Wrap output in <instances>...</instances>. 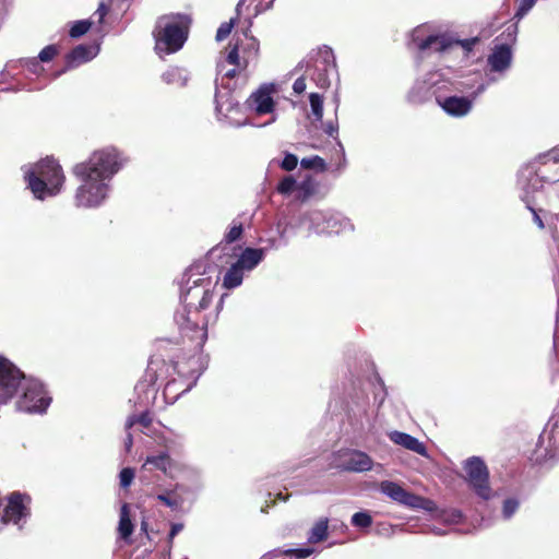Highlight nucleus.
I'll list each match as a JSON object with an SVG mask.
<instances>
[{
	"label": "nucleus",
	"instance_id": "7c9ffc66",
	"mask_svg": "<svg viewBox=\"0 0 559 559\" xmlns=\"http://www.w3.org/2000/svg\"><path fill=\"white\" fill-rule=\"evenodd\" d=\"M352 524L356 527L367 528V527L371 526L372 518L368 512H365V511L356 512L352 516Z\"/></svg>",
	"mask_w": 559,
	"mask_h": 559
},
{
	"label": "nucleus",
	"instance_id": "6e6d98bb",
	"mask_svg": "<svg viewBox=\"0 0 559 559\" xmlns=\"http://www.w3.org/2000/svg\"><path fill=\"white\" fill-rule=\"evenodd\" d=\"M146 528H147V523L146 522H142L141 523V530L142 531H146Z\"/></svg>",
	"mask_w": 559,
	"mask_h": 559
},
{
	"label": "nucleus",
	"instance_id": "b1692460",
	"mask_svg": "<svg viewBox=\"0 0 559 559\" xmlns=\"http://www.w3.org/2000/svg\"><path fill=\"white\" fill-rule=\"evenodd\" d=\"M133 523L131 521L130 516V509L128 503H123L120 510V518H119V525H118V533L119 536L127 540L133 533Z\"/></svg>",
	"mask_w": 559,
	"mask_h": 559
},
{
	"label": "nucleus",
	"instance_id": "3c124183",
	"mask_svg": "<svg viewBox=\"0 0 559 559\" xmlns=\"http://www.w3.org/2000/svg\"><path fill=\"white\" fill-rule=\"evenodd\" d=\"M157 365H158V361H157V360H153V359H152V360L150 361V364H148V371H154V372H156V368H155V367H157Z\"/></svg>",
	"mask_w": 559,
	"mask_h": 559
},
{
	"label": "nucleus",
	"instance_id": "6ab92c4d",
	"mask_svg": "<svg viewBox=\"0 0 559 559\" xmlns=\"http://www.w3.org/2000/svg\"><path fill=\"white\" fill-rule=\"evenodd\" d=\"M389 438L395 444L402 445L403 448L411 450L419 455L427 456V448L417 438L402 431H392Z\"/></svg>",
	"mask_w": 559,
	"mask_h": 559
},
{
	"label": "nucleus",
	"instance_id": "4d7b16f0",
	"mask_svg": "<svg viewBox=\"0 0 559 559\" xmlns=\"http://www.w3.org/2000/svg\"><path fill=\"white\" fill-rule=\"evenodd\" d=\"M411 100H412L413 103H417V100H416V98H415V93H414V92L411 94Z\"/></svg>",
	"mask_w": 559,
	"mask_h": 559
},
{
	"label": "nucleus",
	"instance_id": "a211bd4d",
	"mask_svg": "<svg viewBox=\"0 0 559 559\" xmlns=\"http://www.w3.org/2000/svg\"><path fill=\"white\" fill-rule=\"evenodd\" d=\"M94 57L93 49L88 45H78L70 50L66 57V67L59 73H64L69 69L79 67L82 63L90 61Z\"/></svg>",
	"mask_w": 559,
	"mask_h": 559
},
{
	"label": "nucleus",
	"instance_id": "0eeeda50",
	"mask_svg": "<svg viewBox=\"0 0 559 559\" xmlns=\"http://www.w3.org/2000/svg\"><path fill=\"white\" fill-rule=\"evenodd\" d=\"M213 299L211 289V280L209 277H199L193 281V285L189 286L181 293L183 309L205 310L210 307Z\"/></svg>",
	"mask_w": 559,
	"mask_h": 559
},
{
	"label": "nucleus",
	"instance_id": "c85d7f7f",
	"mask_svg": "<svg viewBox=\"0 0 559 559\" xmlns=\"http://www.w3.org/2000/svg\"><path fill=\"white\" fill-rule=\"evenodd\" d=\"M309 102L312 115L318 121H321L323 117V96L319 93H310Z\"/></svg>",
	"mask_w": 559,
	"mask_h": 559
},
{
	"label": "nucleus",
	"instance_id": "4c0bfd02",
	"mask_svg": "<svg viewBox=\"0 0 559 559\" xmlns=\"http://www.w3.org/2000/svg\"><path fill=\"white\" fill-rule=\"evenodd\" d=\"M120 486L127 488L131 485L134 478V471L130 467H124L120 472Z\"/></svg>",
	"mask_w": 559,
	"mask_h": 559
},
{
	"label": "nucleus",
	"instance_id": "7ed1b4c3",
	"mask_svg": "<svg viewBox=\"0 0 559 559\" xmlns=\"http://www.w3.org/2000/svg\"><path fill=\"white\" fill-rule=\"evenodd\" d=\"M25 180L34 197L44 200L46 197H53L61 191L66 176L56 159L45 158L36 163L25 174Z\"/></svg>",
	"mask_w": 559,
	"mask_h": 559
},
{
	"label": "nucleus",
	"instance_id": "2f4dec72",
	"mask_svg": "<svg viewBox=\"0 0 559 559\" xmlns=\"http://www.w3.org/2000/svg\"><path fill=\"white\" fill-rule=\"evenodd\" d=\"M296 180L293 176H285L277 185V192L281 194H290L296 188Z\"/></svg>",
	"mask_w": 559,
	"mask_h": 559
},
{
	"label": "nucleus",
	"instance_id": "6e6552de",
	"mask_svg": "<svg viewBox=\"0 0 559 559\" xmlns=\"http://www.w3.org/2000/svg\"><path fill=\"white\" fill-rule=\"evenodd\" d=\"M23 395L17 402V406L24 412H44L49 403L50 397L44 389V385L37 380H23Z\"/></svg>",
	"mask_w": 559,
	"mask_h": 559
},
{
	"label": "nucleus",
	"instance_id": "1a4fd4ad",
	"mask_svg": "<svg viewBox=\"0 0 559 559\" xmlns=\"http://www.w3.org/2000/svg\"><path fill=\"white\" fill-rule=\"evenodd\" d=\"M25 380L23 372L9 359L0 356V403L10 401Z\"/></svg>",
	"mask_w": 559,
	"mask_h": 559
},
{
	"label": "nucleus",
	"instance_id": "4be33fe9",
	"mask_svg": "<svg viewBox=\"0 0 559 559\" xmlns=\"http://www.w3.org/2000/svg\"><path fill=\"white\" fill-rule=\"evenodd\" d=\"M177 489L178 485L174 489L158 493L156 499L173 511H182L183 498L178 493Z\"/></svg>",
	"mask_w": 559,
	"mask_h": 559
},
{
	"label": "nucleus",
	"instance_id": "9d476101",
	"mask_svg": "<svg viewBox=\"0 0 559 559\" xmlns=\"http://www.w3.org/2000/svg\"><path fill=\"white\" fill-rule=\"evenodd\" d=\"M242 40L234 38L226 47L225 62L234 67H240L247 69L249 66V56H258L259 43L251 37L248 48H243L241 45Z\"/></svg>",
	"mask_w": 559,
	"mask_h": 559
},
{
	"label": "nucleus",
	"instance_id": "412c9836",
	"mask_svg": "<svg viewBox=\"0 0 559 559\" xmlns=\"http://www.w3.org/2000/svg\"><path fill=\"white\" fill-rule=\"evenodd\" d=\"M265 250L262 248H246L236 261L245 270L254 269L264 258Z\"/></svg>",
	"mask_w": 559,
	"mask_h": 559
},
{
	"label": "nucleus",
	"instance_id": "ea45409f",
	"mask_svg": "<svg viewBox=\"0 0 559 559\" xmlns=\"http://www.w3.org/2000/svg\"><path fill=\"white\" fill-rule=\"evenodd\" d=\"M519 508V502L515 499H507L503 502V515L510 518Z\"/></svg>",
	"mask_w": 559,
	"mask_h": 559
},
{
	"label": "nucleus",
	"instance_id": "f704fd0d",
	"mask_svg": "<svg viewBox=\"0 0 559 559\" xmlns=\"http://www.w3.org/2000/svg\"><path fill=\"white\" fill-rule=\"evenodd\" d=\"M301 166L306 169L320 168L324 169V159L320 156H313L311 158H302L300 162Z\"/></svg>",
	"mask_w": 559,
	"mask_h": 559
},
{
	"label": "nucleus",
	"instance_id": "09e8293b",
	"mask_svg": "<svg viewBox=\"0 0 559 559\" xmlns=\"http://www.w3.org/2000/svg\"><path fill=\"white\" fill-rule=\"evenodd\" d=\"M175 75V71L171 70V71H167L163 74V80L167 83H170L171 82V79L173 76Z\"/></svg>",
	"mask_w": 559,
	"mask_h": 559
},
{
	"label": "nucleus",
	"instance_id": "de8ad7c7",
	"mask_svg": "<svg viewBox=\"0 0 559 559\" xmlns=\"http://www.w3.org/2000/svg\"><path fill=\"white\" fill-rule=\"evenodd\" d=\"M324 131L326 134L334 138L337 134V126H334L332 122H330L325 126Z\"/></svg>",
	"mask_w": 559,
	"mask_h": 559
},
{
	"label": "nucleus",
	"instance_id": "72a5a7b5",
	"mask_svg": "<svg viewBox=\"0 0 559 559\" xmlns=\"http://www.w3.org/2000/svg\"><path fill=\"white\" fill-rule=\"evenodd\" d=\"M235 25V20L230 19L228 22H224L219 25L216 32V40L222 41L229 36Z\"/></svg>",
	"mask_w": 559,
	"mask_h": 559
},
{
	"label": "nucleus",
	"instance_id": "5fc2aeb1",
	"mask_svg": "<svg viewBox=\"0 0 559 559\" xmlns=\"http://www.w3.org/2000/svg\"><path fill=\"white\" fill-rule=\"evenodd\" d=\"M535 219H536V222H538L540 227H544V224H543V222H542V219L539 218L538 215H535Z\"/></svg>",
	"mask_w": 559,
	"mask_h": 559
},
{
	"label": "nucleus",
	"instance_id": "423d86ee",
	"mask_svg": "<svg viewBox=\"0 0 559 559\" xmlns=\"http://www.w3.org/2000/svg\"><path fill=\"white\" fill-rule=\"evenodd\" d=\"M335 67L332 49L324 46L318 50L313 64L311 67L308 66L306 72L318 87L326 90L331 84L330 74L335 70Z\"/></svg>",
	"mask_w": 559,
	"mask_h": 559
},
{
	"label": "nucleus",
	"instance_id": "39448f33",
	"mask_svg": "<svg viewBox=\"0 0 559 559\" xmlns=\"http://www.w3.org/2000/svg\"><path fill=\"white\" fill-rule=\"evenodd\" d=\"M466 473V481L474 492L481 499L488 500L491 497L489 485V471L485 462L478 456H472L463 466Z\"/></svg>",
	"mask_w": 559,
	"mask_h": 559
},
{
	"label": "nucleus",
	"instance_id": "a19ab883",
	"mask_svg": "<svg viewBox=\"0 0 559 559\" xmlns=\"http://www.w3.org/2000/svg\"><path fill=\"white\" fill-rule=\"evenodd\" d=\"M313 550L311 548H297V549H288L284 554L286 556H295L297 559H305L309 557Z\"/></svg>",
	"mask_w": 559,
	"mask_h": 559
},
{
	"label": "nucleus",
	"instance_id": "a18cd8bd",
	"mask_svg": "<svg viewBox=\"0 0 559 559\" xmlns=\"http://www.w3.org/2000/svg\"><path fill=\"white\" fill-rule=\"evenodd\" d=\"M108 13V8L104 2H100L95 14L98 15V22L102 23Z\"/></svg>",
	"mask_w": 559,
	"mask_h": 559
},
{
	"label": "nucleus",
	"instance_id": "603ef678",
	"mask_svg": "<svg viewBox=\"0 0 559 559\" xmlns=\"http://www.w3.org/2000/svg\"><path fill=\"white\" fill-rule=\"evenodd\" d=\"M170 361H171V364H173V368H174V370H175L177 373H181V371L179 370V361L174 360V357H171Z\"/></svg>",
	"mask_w": 559,
	"mask_h": 559
},
{
	"label": "nucleus",
	"instance_id": "58836bf2",
	"mask_svg": "<svg viewBox=\"0 0 559 559\" xmlns=\"http://www.w3.org/2000/svg\"><path fill=\"white\" fill-rule=\"evenodd\" d=\"M298 165V158L292 153H287L282 160L281 167L286 171L294 170Z\"/></svg>",
	"mask_w": 559,
	"mask_h": 559
},
{
	"label": "nucleus",
	"instance_id": "f3484780",
	"mask_svg": "<svg viewBox=\"0 0 559 559\" xmlns=\"http://www.w3.org/2000/svg\"><path fill=\"white\" fill-rule=\"evenodd\" d=\"M512 61V50L509 44H499L492 48V52L488 56L487 62L493 72H502L507 70Z\"/></svg>",
	"mask_w": 559,
	"mask_h": 559
},
{
	"label": "nucleus",
	"instance_id": "ddd939ff",
	"mask_svg": "<svg viewBox=\"0 0 559 559\" xmlns=\"http://www.w3.org/2000/svg\"><path fill=\"white\" fill-rule=\"evenodd\" d=\"M246 70L247 69H242L240 67H234L224 72L222 78V87L228 90V93L222 94L218 91L215 93V109L218 114L226 115L237 106V102L234 100L230 94L235 90V86H231L229 81L234 80Z\"/></svg>",
	"mask_w": 559,
	"mask_h": 559
},
{
	"label": "nucleus",
	"instance_id": "c9c22d12",
	"mask_svg": "<svg viewBox=\"0 0 559 559\" xmlns=\"http://www.w3.org/2000/svg\"><path fill=\"white\" fill-rule=\"evenodd\" d=\"M518 10L515 17L522 19L536 3V0H516Z\"/></svg>",
	"mask_w": 559,
	"mask_h": 559
},
{
	"label": "nucleus",
	"instance_id": "864d4df0",
	"mask_svg": "<svg viewBox=\"0 0 559 559\" xmlns=\"http://www.w3.org/2000/svg\"><path fill=\"white\" fill-rule=\"evenodd\" d=\"M167 344H168V341H165V340L160 341L159 348L160 349L165 348Z\"/></svg>",
	"mask_w": 559,
	"mask_h": 559
},
{
	"label": "nucleus",
	"instance_id": "a878e982",
	"mask_svg": "<svg viewBox=\"0 0 559 559\" xmlns=\"http://www.w3.org/2000/svg\"><path fill=\"white\" fill-rule=\"evenodd\" d=\"M329 520L328 518L320 519L310 530L308 542L318 544L328 538Z\"/></svg>",
	"mask_w": 559,
	"mask_h": 559
},
{
	"label": "nucleus",
	"instance_id": "cd10ccee",
	"mask_svg": "<svg viewBox=\"0 0 559 559\" xmlns=\"http://www.w3.org/2000/svg\"><path fill=\"white\" fill-rule=\"evenodd\" d=\"M152 417L150 412H143L140 415H132L126 421V430H130L134 425L139 424L144 428H148L152 425Z\"/></svg>",
	"mask_w": 559,
	"mask_h": 559
},
{
	"label": "nucleus",
	"instance_id": "393cba45",
	"mask_svg": "<svg viewBox=\"0 0 559 559\" xmlns=\"http://www.w3.org/2000/svg\"><path fill=\"white\" fill-rule=\"evenodd\" d=\"M146 465H152L153 468L158 469L164 474H167L168 469L173 465V460L166 452H162L157 455H148L145 460L143 467H145Z\"/></svg>",
	"mask_w": 559,
	"mask_h": 559
},
{
	"label": "nucleus",
	"instance_id": "f03ea898",
	"mask_svg": "<svg viewBox=\"0 0 559 559\" xmlns=\"http://www.w3.org/2000/svg\"><path fill=\"white\" fill-rule=\"evenodd\" d=\"M190 22V17L182 13L159 16L152 33L155 50L167 55L179 51L188 39Z\"/></svg>",
	"mask_w": 559,
	"mask_h": 559
},
{
	"label": "nucleus",
	"instance_id": "79ce46f5",
	"mask_svg": "<svg viewBox=\"0 0 559 559\" xmlns=\"http://www.w3.org/2000/svg\"><path fill=\"white\" fill-rule=\"evenodd\" d=\"M183 530V524L182 523H173L171 524V527H170V531H169V534H168V545H169V548L173 547V540L175 538V536L181 532Z\"/></svg>",
	"mask_w": 559,
	"mask_h": 559
},
{
	"label": "nucleus",
	"instance_id": "8fccbe9b",
	"mask_svg": "<svg viewBox=\"0 0 559 559\" xmlns=\"http://www.w3.org/2000/svg\"><path fill=\"white\" fill-rule=\"evenodd\" d=\"M194 269L199 271V270H200V265H198V264H197V265H193V266H191V267H190V269L185 273V276H188L187 284H188V283L190 282V280H191V276H190L189 274H190V273H192Z\"/></svg>",
	"mask_w": 559,
	"mask_h": 559
},
{
	"label": "nucleus",
	"instance_id": "49530a36",
	"mask_svg": "<svg viewBox=\"0 0 559 559\" xmlns=\"http://www.w3.org/2000/svg\"><path fill=\"white\" fill-rule=\"evenodd\" d=\"M127 437L124 439V448L127 452H130L133 447V437L130 430H127Z\"/></svg>",
	"mask_w": 559,
	"mask_h": 559
},
{
	"label": "nucleus",
	"instance_id": "f8f14e48",
	"mask_svg": "<svg viewBox=\"0 0 559 559\" xmlns=\"http://www.w3.org/2000/svg\"><path fill=\"white\" fill-rule=\"evenodd\" d=\"M478 41V37L452 39L447 35H429L425 39L420 40L417 46L421 51L435 47V50L440 52L445 51L453 46H461L465 51L469 52Z\"/></svg>",
	"mask_w": 559,
	"mask_h": 559
},
{
	"label": "nucleus",
	"instance_id": "bb28decb",
	"mask_svg": "<svg viewBox=\"0 0 559 559\" xmlns=\"http://www.w3.org/2000/svg\"><path fill=\"white\" fill-rule=\"evenodd\" d=\"M243 234V224L236 219L233 221L229 229L224 235L223 242L226 245L234 243L241 239Z\"/></svg>",
	"mask_w": 559,
	"mask_h": 559
},
{
	"label": "nucleus",
	"instance_id": "473e14b6",
	"mask_svg": "<svg viewBox=\"0 0 559 559\" xmlns=\"http://www.w3.org/2000/svg\"><path fill=\"white\" fill-rule=\"evenodd\" d=\"M58 55H59L58 46L57 45H48L40 50V52L38 55V59L41 62H49V61L53 60V58L57 57Z\"/></svg>",
	"mask_w": 559,
	"mask_h": 559
},
{
	"label": "nucleus",
	"instance_id": "9b49d317",
	"mask_svg": "<svg viewBox=\"0 0 559 559\" xmlns=\"http://www.w3.org/2000/svg\"><path fill=\"white\" fill-rule=\"evenodd\" d=\"M380 491L391 500L413 509L424 507L425 498L404 489L400 484L392 480H383L379 485Z\"/></svg>",
	"mask_w": 559,
	"mask_h": 559
},
{
	"label": "nucleus",
	"instance_id": "2eb2a0df",
	"mask_svg": "<svg viewBox=\"0 0 559 559\" xmlns=\"http://www.w3.org/2000/svg\"><path fill=\"white\" fill-rule=\"evenodd\" d=\"M437 104L453 117L466 116L473 107V100L465 96L437 97Z\"/></svg>",
	"mask_w": 559,
	"mask_h": 559
},
{
	"label": "nucleus",
	"instance_id": "dca6fc26",
	"mask_svg": "<svg viewBox=\"0 0 559 559\" xmlns=\"http://www.w3.org/2000/svg\"><path fill=\"white\" fill-rule=\"evenodd\" d=\"M373 466L372 459L359 450L350 451L343 460L341 468L345 472L361 473L370 471Z\"/></svg>",
	"mask_w": 559,
	"mask_h": 559
},
{
	"label": "nucleus",
	"instance_id": "4468645a",
	"mask_svg": "<svg viewBox=\"0 0 559 559\" xmlns=\"http://www.w3.org/2000/svg\"><path fill=\"white\" fill-rule=\"evenodd\" d=\"M273 93H275L274 84L261 85L247 99L248 108L253 110L258 116L273 112L276 106L272 96Z\"/></svg>",
	"mask_w": 559,
	"mask_h": 559
},
{
	"label": "nucleus",
	"instance_id": "20e7f679",
	"mask_svg": "<svg viewBox=\"0 0 559 559\" xmlns=\"http://www.w3.org/2000/svg\"><path fill=\"white\" fill-rule=\"evenodd\" d=\"M199 310L181 309L175 313V322L181 336L192 343L195 352H201L207 340V319Z\"/></svg>",
	"mask_w": 559,
	"mask_h": 559
},
{
	"label": "nucleus",
	"instance_id": "c756f323",
	"mask_svg": "<svg viewBox=\"0 0 559 559\" xmlns=\"http://www.w3.org/2000/svg\"><path fill=\"white\" fill-rule=\"evenodd\" d=\"M92 26V22L90 20H80L73 23L69 31V36L71 38H80L85 35Z\"/></svg>",
	"mask_w": 559,
	"mask_h": 559
},
{
	"label": "nucleus",
	"instance_id": "c03bdc74",
	"mask_svg": "<svg viewBox=\"0 0 559 559\" xmlns=\"http://www.w3.org/2000/svg\"><path fill=\"white\" fill-rule=\"evenodd\" d=\"M293 90L296 94H302L306 91V79L304 76L298 78L293 84Z\"/></svg>",
	"mask_w": 559,
	"mask_h": 559
},
{
	"label": "nucleus",
	"instance_id": "f257e3e1",
	"mask_svg": "<svg viewBox=\"0 0 559 559\" xmlns=\"http://www.w3.org/2000/svg\"><path fill=\"white\" fill-rule=\"evenodd\" d=\"M121 158L114 147L94 151L87 160L78 163L72 174L80 181L74 194L78 207H97L107 198L108 181L119 171Z\"/></svg>",
	"mask_w": 559,
	"mask_h": 559
},
{
	"label": "nucleus",
	"instance_id": "13d9d810",
	"mask_svg": "<svg viewBox=\"0 0 559 559\" xmlns=\"http://www.w3.org/2000/svg\"><path fill=\"white\" fill-rule=\"evenodd\" d=\"M277 498H278V499L286 500V498H284V497L282 496V493H278V495H277Z\"/></svg>",
	"mask_w": 559,
	"mask_h": 559
},
{
	"label": "nucleus",
	"instance_id": "5701e85b",
	"mask_svg": "<svg viewBox=\"0 0 559 559\" xmlns=\"http://www.w3.org/2000/svg\"><path fill=\"white\" fill-rule=\"evenodd\" d=\"M243 271L245 269H242V266L237 262L233 263L224 275L223 286L227 289L239 286L243 280Z\"/></svg>",
	"mask_w": 559,
	"mask_h": 559
},
{
	"label": "nucleus",
	"instance_id": "37998d69",
	"mask_svg": "<svg viewBox=\"0 0 559 559\" xmlns=\"http://www.w3.org/2000/svg\"><path fill=\"white\" fill-rule=\"evenodd\" d=\"M39 59L33 58L27 62V67L31 72L34 74H39L41 71H44V68L39 63Z\"/></svg>",
	"mask_w": 559,
	"mask_h": 559
},
{
	"label": "nucleus",
	"instance_id": "aec40b11",
	"mask_svg": "<svg viewBox=\"0 0 559 559\" xmlns=\"http://www.w3.org/2000/svg\"><path fill=\"white\" fill-rule=\"evenodd\" d=\"M24 503L23 496L20 492H13L10 498L8 506L4 509L2 520L4 523L14 522L17 523L22 516H24Z\"/></svg>",
	"mask_w": 559,
	"mask_h": 559
},
{
	"label": "nucleus",
	"instance_id": "e433bc0d",
	"mask_svg": "<svg viewBox=\"0 0 559 559\" xmlns=\"http://www.w3.org/2000/svg\"><path fill=\"white\" fill-rule=\"evenodd\" d=\"M299 191L302 193L300 199L302 201L307 200L310 195L314 193V185L311 179L302 181L299 187Z\"/></svg>",
	"mask_w": 559,
	"mask_h": 559
}]
</instances>
